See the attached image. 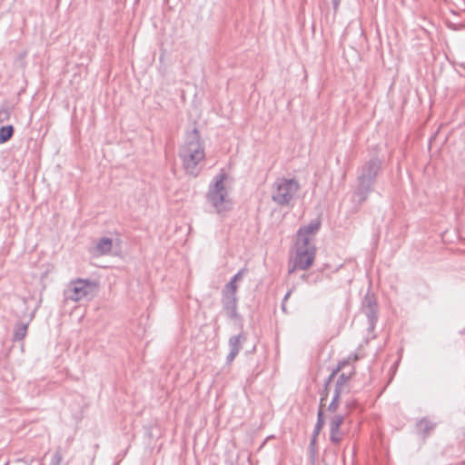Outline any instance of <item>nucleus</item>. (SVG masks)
Instances as JSON below:
<instances>
[{
    "label": "nucleus",
    "instance_id": "1",
    "mask_svg": "<svg viewBox=\"0 0 465 465\" xmlns=\"http://www.w3.org/2000/svg\"><path fill=\"white\" fill-rule=\"evenodd\" d=\"M381 170L382 162L378 157L371 158L358 169L356 185L351 195V201L356 205V211L374 191L377 177Z\"/></svg>",
    "mask_w": 465,
    "mask_h": 465
},
{
    "label": "nucleus",
    "instance_id": "2",
    "mask_svg": "<svg viewBox=\"0 0 465 465\" xmlns=\"http://www.w3.org/2000/svg\"><path fill=\"white\" fill-rule=\"evenodd\" d=\"M179 156L185 172L196 177L200 173L198 165L205 158L203 144L197 128L186 133L184 143L179 150Z\"/></svg>",
    "mask_w": 465,
    "mask_h": 465
},
{
    "label": "nucleus",
    "instance_id": "3",
    "mask_svg": "<svg viewBox=\"0 0 465 465\" xmlns=\"http://www.w3.org/2000/svg\"><path fill=\"white\" fill-rule=\"evenodd\" d=\"M227 175L224 172L219 173L209 184L206 193L207 202L214 208L218 214H223L232 209V201L228 190L224 186Z\"/></svg>",
    "mask_w": 465,
    "mask_h": 465
},
{
    "label": "nucleus",
    "instance_id": "4",
    "mask_svg": "<svg viewBox=\"0 0 465 465\" xmlns=\"http://www.w3.org/2000/svg\"><path fill=\"white\" fill-rule=\"evenodd\" d=\"M299 190L296 179L278 177L272 185V200L281 207L292 205Z\"/></svg>",
    "mask_w": 465,
    "mask_h": 465
},
{
    "label": "nucleus",
    "instance_id": "5",
    "mask_svg": "<svg viewBox=\"0 0 465 465\" xmlns=\"http://www.w3.org/2000/svg\"><path fill=\"white\" fill-rule=\"evenodd\" d=\"M358 360H359V356L356 353H351L347 357V359H344V360L339 361L336 368H334L332 370L331 373L329 375L327 381H325L324 391H327L331 381L334 379V377L341 371H342V372L339 375L335 385L349 391L348 390V382L350 381L351 378L355 373V368L351 364L353 362L357 361ZM326 397H327V392H325L324 396L322 397L321 402H322L326 399Z\"/></svg>",
    "mask_w": 465,
    "mask_h": 465
},
{
    "label": "nucleus",
    "instance_id": "6",
    "mask_svg": "<svg viewBox=\"0 0 465 465\" xmlns=\"http://www.w3.org/2000/svg\"><path fill=\"white\" fill-rule=\"evenodd\" d=\"M295 247L296 254L293 259V266L289 269V273H292L296 269L307 270L313 263L315 258L316 248L311 239L297 240Z\"/></svg>",
    "mask_w": 465,
    "mask_h": 465
},
{
    "label": "nucleus",
    "instance_id": "7",
    "mask_svg": "<svg viewBox=\"0 0 465 465\" xmlns=\"http://www.w3.org/2000/svg\"><path fill=\"white\" fill-rule=\"evenodd\" d=\"M94 284L90 280L72 281L64 292L65 301L79 302L91 294Z\"/></svg>",
    "mask_w": 465,
    "mask_h": 465
},
{
    "label": "nucleus",
    "instance_id": "8",
    "mask_svg": "<svg viewBox=\"0 0 465 465\" xmlns=\"http://www.w3.org/2000/svg\"><path fill=\"white\" fill-rule=\"evenodd\" d=\"M222 305L223 312L230 320H242L237 312L238 299L235 293L222 292Z\"/></svg>",
    "mask_w": 465,
    "mask_h": 465
},
{
    "label": "nucleus",
    "instance_id": "9",
    "mask_svg": "<svg viewBox=\"0 0 465 465\" xmlns=\"http://www.w3.org/2000/svg\"><path fill=\"white\" fill-rule=\"evenodd\" d=\"M344 421V416L341 414L334 415L330 420V440L334 445H339L342 440L343 432L341 426Z\"/></svg>",
    "mask_w": 465,
    "mask_h": 465
},
{
    "label": "nucleus",
    "instance_id": "10",
    "mask_svg": "<svg viewBox=\"0 0 465 465\" xmlns=\"http://www.w3.org/2000/svg\"><path fill=\"white\" fill-rule=\"evenodd\" d=\"M320 226V222H312L309 224L301 227L297 233V240H302V238L310 239V234H314L318 232Z\"/></svg>",
    "mask_w": 465,
    "mask_h": 465
},
{
    "label": "nucleus",
    "instance_id": "11",
    "mask_svg": "<svg viewBox=\"0 0 465 465\" xmlns=\"http://www.w3.org/2000/svg\"><path fill=\"white\" fill-rule=\"evenodd\" d=\"M113 242L110 238L104 237L98 240L95 245V252L99 255H104L111 252Z\"/></svg>",
    "mask_w": 465,
    "mask_h": 465
},
{
    "label": "nucleus",
    "instance_id": "12",
    "mask_svg": "<svg viewBox=\"0 0 465 465\" xmlns=\"http://www.w3.org/2000/svg\"><path fill=\"white\" fill-rule=\"evenodd\" d=\"M435 427L436 423L425 417L420 419L417 423V430L423 434L424 438H426Z\"/></svg>",
    "mask_w": 465,
    "mask_h": 465
},
{
    "label": "nucleus",
    "instance_id": "13",
    "mask_svg": "<svg viewBox=\"0 0 465 465\" xmlns=\"http://www.w3.org/2000/svg\"><path fill=\"white\" fill-rule=\"evenodd\" d=\"M361 311L367 317L369 331H373L378 321V309L361 308Z\"/></svg>",
    "mask_w": 465,
    "mask_h": 465
},
{
    "label": "nucleus",
    "instance_id": "14",
    "mask_svg": "<svg viewBox=\"0 0 465 465\" xmlns=\"http://www.w3.org/2000/svg\"><path fill=\"white\" fill-rule=\"evenodd\" d=\"M244 272H245V269H241L236 274H234L233 277L231 279V281L228 283H226L223 292L236 294V291H237L236 282L242 278Z\"/></svg>",
    "mask_w": 465,
    "mask_h": 465
},
{
    "label": "nucleus",
    "instance_id": "15",
    "mask_svg": "<svg viewBox=\"0 0 465 465\" xmlns=\"http://www.w3.org/2000/svg\"><path fill=\"white\" fill-rule=\"evenodd\" d=\"M245 340L246 338L242 333L232 336L228 341L230 350L239 353L242 350V342L245 341Z\"/></svg>",
    "mask_w": 465,
    "mask_h": 465
},
{
    "label": "nucleus",
    "instance_id": "16",
    "mask_svg": "<svg viewBox=\"0 0 465 465\" xmlns=\"http://www.w3.org/2000/svg\"><path fill=\"white\" fill-rule=\"evenodd\" d=\"M361 308L378 309V302L374 294L367 292L361 302Z\"/></svg>",
    "mask_w": 465,
    "mask_h": 465
},
{
    "label": "nucleus",
    "instance_id": "17",
    "mask_svg": "<svg viewBox=\"0 0 465 465\" xmlns=\"http://www.w3.org/2000/svg\"><path fill=\"white\" fill-rule=\"evenodd\" d=\"M28 324L27 323H17L15 327L14 331V340L15 341H21L23 340L27 332Z\"/></svg>",
    "mask_w": 465,
    "mask_h": 465
},
{
    "label": "nucleus",
    "instance_id": "18",
    "mask_svg": "<svg viewBox=\"0 0 465 465\" xmlns=\"http://www.w3.org/2000/svg\"><path fill=\"white\" fill-rule=\"evenodd\" d=\"M14 134L13 125H6L0 127V143H5L9 141Z\"/></svg>",
    "mask_w": 465,
    "mask_h": 465
},
{
    "label": "nucleus",
    "instance_id": "19",
    "mask_svg": "<svg viewBox=\"0 0 465 465\" xmlns=\"http://www.w3.org/2000/svg\"><path fill=\"white\" fill-rule=\"evenodd\" d=\"M302 278L309 283H317L322 280L319 274H315L313 272L303 274Z\"/></svg>",
    "mask_w": 465,
    "mask_h": 465
},
{
    "label": "nucleus",
    "instance_id": "20",
    "mask_svg": "<svg viewBox=\"0 0 465 465\" xmlns=\"http://www.w3.org/2000/svg\"><path fill=\"white\" fill-rule=\"evenodd\" d=\"M315 426H317L320 429H322L324 426V414L322 411V404H321L320 409L317 413V421Z\"/></svg>",
    "mask_w": 465,
    "mask_h": 465
},
{
    "label": "nucleus",
    "instance_id": "21",
    "mask_svg": "<svg viewBox=\"0 0 465 465\" xmlns=\"http://www.w3.org/2000/svg\"><path fill=\"white\" fill-rule=\"evenodd\" d=\"M63 460V456L60 450H57L51 458L50 465H60Z\"/></svg>",
    "mask_w": 465,
    "mask_h": 465
},
{
    "label": "nucleus",
    "instance_id": "22",
    "mask_svg": "<svg viewBox=\"0 0 465 465\" xmlns=\"http://www.w3.org/2000/svg\"><path fill=\"white\" fill-rule=\"evenodd\" d=\"M10 117V112L8 108L0 109V123L7 121Z\"/></svg>",
    "mask_w": 465,
    "mask_h": 465
},
{
    "label": "nucleus",
    "instance_id": "23",
    "mask_svg": "<svg viewBox=\"0 0 465 465\" xmlns=\"http://www.w3.org/2000/svg\"><path fill=\"white\" fill-rule=\"evenodd\" d=\"M347 390L341 388V387H339L337 385H335V389H334V394H333V397L332 399H335V400H338L340 401V398H341V395L346 391Z\"/></svg>",
    "mask_w": 465,
    "mask_h": 465
},
{
    "label": "nucleus",
    "instance_id": "24",
    "mask_svg": "<svg viewBox=\"0 0 465 465\" xmlns=\"http://www.w3.org/2000/svg\"><path fill=\"white\" fill-rule=\"evenodd\" d=\"M339 407V401L332 399L328 406V411L331 412H335Z\"/></svg>",
    "mask_w": 465,
    "mask_h": 465
},
{
    "label": "nucleus",
    "instance_id": "25",
    "mask_svg": "<svg viewBox=\"0 0 465 465\" xmlns=\"http://www.w3.org/2000/svg\"><path fill=\"white\" fill-rule=\"evenodd\" d=\"M238 355V352H235L233 351H231L230 350V352L228 353V355L226 356V361L227 363H231L233 361V360L236 358V356Z\"/></svg>",
    "mask_w": 465,
    "mask_h": 465
},
{
    "label": "nucleus",
    "instance_id": "26",
    "mask_svg": "<svg viewBox=\"0 0 465 465\" xmlns=\"http://www.w3.org/2000/svg\"><path fill=\"white\" fill-rule=\"evenodd\" d=\"M291 293H292V291H289V292L285 294V296H284V298H283L282 304V311H285V302L289 299V297L291 296Z\"/></svg>",
    "mask_w": 465,
    "mask_h": 465
},
{
    "label": "nucleus",
    "instance_id": "27",
    "mask_svg": "<svg viewBox=\"0 0 465 465\" xmlns=\"http://www.w3.org/2000/svg\"><path fill=\"white\" fill-rule=\"evenodd\" d=\"M341 0H331L332 2V7H333V10L335 12H337L338 8H339V5H340V3H341Z\"/></svg>",
    "mask_w": 465,
    "mask_h": 465
},
{
    "label": "nucleus",
    "instance_id": "28",
    "mask_svg": "<svg viewBox=\"0 0 465 465\" xmlns=\"http://www.w3.org/2000/svg\"><path fill=\"white\" fill-rule=\"evenodd\" d=\"M316 440H317V436L312 435V439H311L310 446L313 447L316 444Z\"/></svg>",
    "mask_w": 465,
    "mask_h": 465
},
{
    "label": "nucleus",
    "instance_id": "29",
    "mask_svg": "<svg viewBox=\"0 0 465 465\" xmlns=\"http://www.w3.org/2000/svg\"><path fill=\"white\" fill-rule=\"evenodd\" d=\"M322 430V429L318 428L317 426L314 427V430H313V432H312V435H315L318 437L320 431Z\"/></svg>",
    "mask_w": 465,
    "mask_h": 465
}]
</instances>
